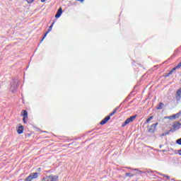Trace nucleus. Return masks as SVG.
Listing matches in <instances>:
<instances>
[{
  "label": "nucleus",
  "mask_w": 181,
  "mask_h": 181,
  "mask_svg": "<svg viewBox=\"0 0 181 181\" xmlns=\"http://www.w3.org/2000/svg\"><path fill=\"white\" fill-rule=\"evenodd\" d=\"M110 119H111V117H110V116L105 117L100 122V125H105V124H107V122H108V121H110Z\"/></svg>",
  "instance_id": "nucleus-7"
},
{
  "label": "nucleus",
  "mask_w": 181,
  "mask_h": 181,
  "mask_svg": "<svg viewBox=\"0 0 181 181\" xmlns=\"http://www.w3.org/2000/svg\"><path fill=\"white\" fill-rule=\"evenodd\" d=\"M80 2H84V0H78Z\"/></svg>",
  "instance_id": "nucleus-30"
},
{
  "label": "nucleus",
  "mask_w": 181,
  "mask_h": 181,
  "mask_svg": "<svg viewBox=\"0 0 181 181\" xmlns=\"http://www.w3.org/2000/svg\"><path fill=\"white\" fill-rule=\"evenodd\" d=\"M22 115L23 116V117H28V111L22 110Z\"/></svg>",
  "instance_id": "nucleus-15"
},
{
  "label": "nucleus",
  "mask_w": 181,
  "mask_h": 181,
  "mask_svg": "<svg viewBox=\"0 0 181 181\" xmlns=\"http://www.w3.org/2000/svg\"><path fill=\"white\" fill-rule=\"evenodd\" d=\"M180 115H181V110L179 112L173 115L172 117L174 118V119L175 118H179L180 117Z\"/></svg>",
  "instance_id": "nucleus-13"
},
{
  "label": "nucleus",
  "mask_w": 181,
  "mask_h": 181,
  "mask_svg": "<svg viewBox=\"0 0 181 181\" xmlns=\"http://www.w3.org/2000/svg\"><path fill=\"white\" fill-rule=\"evenodd\" d=\"M180 127H181V123L179 122H177L173 125V129H170V131H172V132H175V131H176V129H179Z\"/></svg>",
  "instance_id": "nucleus-6"
},
{
  "label": "nucleus",
  "mask_w": 181,
  "mask_h": 181,
  "mask_svg": "<svg viewBox=\"0 0 181 181\" xmlns=\"http://www.w3.org/2000/svg\"><path fill=\"white\" fill-rule=\"evenodd\" d=\"M158 127V122L151 124L149 127H148V132H151L153 134L155 132V129H156V127Z\"/></svg>",
  "instance_id": "nucleus-5"
},
{
  "label": "nucleus",
  "mask_w": 181,
  "mask_h": 181,
  "mask_svg": "<svg viewBox=\"0 0 181 181\" xmlns=\"http://www.w3.org/2000/svg\"><path fill=\"white\" fill-rule=\"evenodd\" d=\"M137 115H134L129 118H127L124 122L122 124V127H125L127 125H128V124H129V122H132L134 121V119H135V118H136Z\"/></svg>",
  "instance_id": "nucleus-1"
},
{
  "label": "nucleus",
  "mask_w": 181,
  "mask_h": 181,
  "mask_svg": "<svg viewBox=\"0 0 181 181\" xmlns=\"http://www.w3.org/2000/svg\"><path fill=\"white\" fill-rule=\"evenodd\" d=\"M17 132L19 134H23V126L21 125V126L18 127V129H17Z\"/></svg>",
  "instance_id": "nucleus-12"
},
{
  "label": "nucleus",
  "mask_w": 181,
  "mask_h": 181,
  "mask_svg": "<svg viewBox=\"0 0 181 181\" xmlns=\"http://www.w3.org/2000/svg\"><path fill=\"white\" fill-rule=\"evenodd\" d=\"M40 170H42V168H37V171H38V172H40Z\"/></svg>",
  "instance_id": "nucleus-29"
},
{
  "label": "nucleus",
  "mask_w": 181,
  "mask_h": 181,
  "mask_svg": "<svg viewBox=\"0 0 181 181\" xmlns=\"http://www.w3.org/2000/svg\"><path fill=\"white\" fill-rule=\"evenodd\" d=\"M171 74H173V71H170L169 73L165 76V77H169V76H171Z\"/></svg>",
  "instance_id": "nucleus-18"
},
{
  "label": "nucleus",
  "mask_w": 181,
  "mask_h": 181,
  "mask_svg": "<svg viewBox=\"0 0 181 181\" xmlns=\"http://www.w3.org/2000/svg\"><path fill=\"white\" fill-rule=\"evenodd\" d=\"M23 121L24 124H26V117H23Z\"/></svg>",
  "instance_id": "nucleus-24"
},
{
  "label": "nucleus",
  "mask_w": 181,
  "mask_h": 181,
  "mask_svg": "<svg viewBox=\"0 0 181 181\" xmlns=\"http://www.w3.org/2000/svg\"><path fill=\"white\" fill-rule=\"evenodd\" d=\"M175 98L177 101H180V100L181 99V88H180L177 90V94L175 96Z\"/></svg>",
  "instance_id": "nucleus-8"
},
{
  "label": "nucleus",
  "mask_w": 181,
  "mask_h": 181,
  "mask_svg": "<svg viewBox=\"0 0 181 181\" xmlns=\"http://www.w3.org/2000/svg\"><path fill=\"white\" fill-rule=\"evenodd\" d=\"M161 176H163V177H166V179H170V177H169V175H165V174H161Z\"/></svg>",
  "instance_id": "nucleus-21"
},
{
  "label": "nucleus",
  "mask_w": 181,
  "mask_h": 181,
  "mask_svg": "<svg viewBox=\"0 0 181 181\" xmlns=\"http://www.w3.org/2000/svg\"><path fill=\"white\" fill-rule=\"evenodd\" d=\"M32 180H32V177H30V175H29L28 177H27L25 179L24 181H32Z\"/></svg>",
  "instance_id": "nucleus-19"
},
{
  "label": "nucleus",
  "mask_w": 181,
  "mask_h": 181,
  "mask_svg": "<svg viewBox=\"0 0 181 181\" xmlns=\"http://www.w3.org/2000/svg\"><path fill=\"white\" fill-rule=\"evenodd\" d=\"M176 69H177V68H176V66H175L170 71H173H173H175V70H176Z\"/></svg>",
  "instance_id": "nucleus-26"
},
{
  "label": "nucleus",
  "mask_w": 181,
  "mask_h": 181,
  "mask_svg": "<svg viewBox=\"0 0 181 181\" xmlns=\"http://www.w3.org/2000/svg\"><path fill=\"white\" fill-rule=\"evenodd\" d=\"M53 25H54V21L51 24V25L49 26L48 30L46 31L45 34L42 37V39L40 40V43H42L43 40H45V38L47 36V34L49 32H52V29H53Z\"/></svg>",
  "instance_id": "nucleus-3"
},
{
  "label": "nucleus",
  "mask_w": 181,
  "mask_h": 181,
  "mask_svg": "<svg viewBox=\"0 0 181 181\" xmlns=\"http://www.w3.org/2000/svg\"><path fill=\"white\" fill-rule=\"evenodd\" d=\"M170 132H172V131L170 130V131L165 132V134H166V135H169Z\"/></svg>",
  "instance_id": "nucleus-27"
},
{
  "label": "nucleus",
  "mask_w": 181,
  "mask_h": 181,
  "mask_svg": "<svg viewBox=\"0 0 181 181\" xmlns=\"http://www.w3.org/2000/svg\"><path fill=\"white\" fill-rule=\"evenodd\" d=\"M17 88H18V82H16V81L13 80L11 83V90L12 93H14L15 91H16Z\"/></svg>",
  "instance_id": "nucleus-4"
},
{
  "label": "nucleus",
  "mask_w": 181,
  "mask_h": 181,
  "mask_svg": "<svg viewBox=\"0 0 181 181\" xmlns=\"http://www.w3.org/2000/svg\"><path fill=\"white\" fill-rule=\"evenodd\" d=\"M125 176H126V177H132V176H134V174L127 173H126Z\"/></svg>",
  "instance_id": "nucleus-17"
},
{
  "label": "nucleus",
  "mask_w": 181,
  "mask_h": 181,
  "mask_svg": "<svg viewBox=\"0 0 181 181\" xmlns=\"http://www.w3.org/2000/svg\"><path fill=\"white\" fill-rule=\"evenodd\" d=\"M118 110H119V106H118L116 108H115L113 112H111L108 117H110V118H111V117H112V115H114V114H115V112H117V111H118Z\"/></svg>",
  "instance_id": "nucleus-11"
},
{
  "label": "nucleus",
  "mask_w": 181,
  "mask_h": 181,
  "mask_svg": "<svg viewBox=\"0 0 181 181\" xmlns=\"http://www.w3.org/2000/svg\"><path fill=\"white\" fill-rule=\"evenodd\" d=\"M35 0H26V1L28 2V4H32V2H33Z\"/></svg>",
  "instance_id": "nucleus-23"
},
{
  "label": "nucleus",
  "mask_w": 181,
  "mask_h": 181,
  "mask_svg": "<svg viewBox=\"0 0 181 181\" xmlns=\"http://www.w3.org/2000/svg\"><path fill=\"white\" fill-rule=\"evenodd\" d=\"M151 119H153V116H151V117H149L146 119V124H148L149 122L151 121Z\"/></svg>",
  "instance_id": "nucleus-16"
},
{
  "label": "nucleus",
  "mask_w": 181,
  "mask_h": 181,
  "mask_svg": "<svg viewBox=\"0 0 181 181\" xmlns=\"http://www.w3.org/2000/svg\"><path fill=\"white\" fill-rule=\"evenodd\" d=\"M176 144H177V145H181V138L176 140Z\"/></svg>",
  "instance_id": "nucleus-20"
},
{
  "label": "nucleus",
  "mask_w": 181,
  "mask_h": 181,
  "mask_svg": "<svg viewBox=\"0 0 181 181\" xmlns=\"http://www.w3.org/2000/svg\"><path fill=\"white\" fill-rule=\"evenodd\" d=\"M41 2H46V0H41Z\"/></svg>",
  "instance_id": "nucleus-31"
},
{
  "label": "nucleus",
  "mask_w": 181,
  "mask_h": 181,
  "mask_svg": "<svg viewBox=\"0 0 181 181\" xmlns=\"http://www.w3.org/2000/svg\"><path fill=\"white\" fill-rule=\"evenodd\" d=\"M38 174L37 173H31L30 177L33 180V179H37Z\"/></svg>",
  "instance_id": "nucleus-10"
},
{
  "label": "nucleus",
  "mask_w": 181,
  "mask_h": 181,
  "mask_svg": "<svg viewBox=\"0 0 181 181\" xmlns=\"http://www.w3.org/2000/svg\"><path fill=\"white\" fill-rule=\"evenodd\" d=\"M57 177L55 175H49L45 177H43L42 181H57Z\"/></svg>",
  "instance_id": "nucleus-2"
},
{
  "label": "nucleus",
  "mask_w": 181,
  "mask_h": 181,
  "mask_svg": "<svg viewBox=\"0 0 181 181\" xmlns=\"http://www.w3.org/2000/svg\"><path fill=\"white\" fill-rule=\"evenodd\" d=\"M62 13H63V9L60 7L55 15V18H60V16H62Z\"/></svg>",
  "instance_id": "nucleus-9"
},
{
  "label": "nucleus",
  "mask_w": 181,
  "mask_h": 181,
  "mask_svg": "<svg viewBox=\"0 0 181 181\" xmlns=\"http://www.w3.org/2000/svg\"><path fill=\"white\" fill-rule=\"evenodd\" d=\"M164 106H165V104H163V103H160L158 104V107H157V110H162V108H163Z\"/></svg>",
  "instance_id": "nucleus-14"
},
{
  "label": "nucleus",
  "mask_w": 181,
  "mask_h": 181,
  "mask_svg": "<svg viewBox=\"0 0 181 181\" xmlns=\"http://www.w3.org/2000/svg\"><path fill=\"white\" fill-rule=\"evenodd\" d=\"M166 136V134H165V133H163V134H161V136Z\"/></svg>",
  "instance_id": "nucleus-28"
},
{
  "label": "nucleus",
  "mask_w": 181,
  "mask_h": 181,
  "mask_svg": "<svg viewBox=\"0 0 181 181\" xmlns=\"http://www.w3.org/2000/svg\"><path fill=\"white\" fill-rule=\"evenodd\" d=\"M134 170H137L139 172V173H142V172L141 170H139L138 169L135 168L134 169Z\"/></svg>",
  "instance_id": "nucleus-25"
},
{
  "label": "nucleus",
  "mask_w": 181,
  "mask_h": 181,
  "mask_svg": "<svg viewBox=\"0 0 181 181\" xmlns=\"http://www.w3.org/2000/svg\"><path fill=\"white\" fill-rule=\"evenodd\" d=\"M181 67V62L176 66V69H180Z\"/></svg>",
  "instance_id": "nucleus-22"
}]
</instances>
